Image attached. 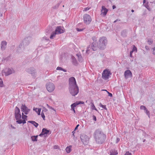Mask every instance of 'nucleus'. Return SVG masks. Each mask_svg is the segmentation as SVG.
I'll use <instances>...</instances> for the list:
<instances>
[{"instance_id": "1", "label": "nucleus", "mask_w": 155, "mask_h": 155, "mask_svg": "<svg viewBox=\"0 0 155 155\" xmlns=\"http://www.w3.org/2000/svg\"><path fill=\"white\" fill-rule=\"evenodd\" d=\"M107 40L106 37H101L97 44L94 42L88 47L86 51V53L89 54V51L92 50V51L96 50L98 48L101 49H104L106 47L107 44Z\"/></svg>"}, {"instance_id": "2", "label": "nucleus", "mask_w": 155, "mask_h": 155, "mask_svg": "<svg viewBox=\"0 0 155 155\" xmlns=\"http://www.w3.org/2000/svg\"><path fill=\"white\" fill-rule=\"evenodd\" d=\"M69 90L70 94L73 96L77 95L79 92V89L75 78H70L69 80Z\"/></svg>"}, {"instance_id": "3", "label": "nucleus", "mask_w": 155, "mask_h": 155, "mask_svg": "<svg viewBox=\"0 0 155 155\" xmlns=\"http://www.w3.org/2000/svg\"><path fill=\"white\" fill-rule=\"evenodd\" d=\"M93 136L96 143L99 145L104 143L107 137L106 135L99 129L94 131Z\"/></svg>"}, {"instance_id": "4", "label": "nucleus", "mask_w": 155, "mask_h": 155, "mask_svg": "<svg viewBox=\"0 0 155 155\" xmlns=\"http://www.w3.org/2000/svg\"><path fill=\"white\" fill-rule=\"evenodd\" d=\"M31 40L30 37H28L25 38L23 41L22 43L20 44L17 49V51L18 52H21L24 51L25 47L29 45Z\"/></svg>"}, {"instance_id": "5", "label": "nucleus", "mask_w": 155, "mask_h": 155, "mask_svg": "<svg viewBox=\"0 0 155 155\" xmlns=\"http://www.w3.org/2000/svg\"><path fill=\"white\" fill-rule=\"evenodd\" d=\"M80 138L82 142L84 145H87L90 139V137L88 136L83 134L81 135Z\"/></svg>"}, {"instance_id": "6", "label": "nucleus", "mask_w": 155, "mask_h": 155, "mask_svg": "<svg viewBox=\"0 0 155 155\" xmlns=\"http://www.w3.org/2000/svg\"><path fill=\"white\" fill-rule=\"evenodd\" d=\"M26 71L34 78L37 76V72L36 69L34 67H30L26 69Z\"/></svg>"}, {"instance_id": "7", "label": "nucleus", "mask_w": 155, "mask_h": 155, "mask_svg": "<svg viewBox=\"0 0 155 155\" xmlns=\"http://www.w3.org/2000/svg\"><path fill=\"white\" fill-rule=\"evenodd\" d=\"M83 19L84 22L87 25L90 24L92 21L91 18V16L89 15L86 14L84 15Z\"/></svg>"}, {"instance_id": "8", "label": "nucleus", "mask_w": 155, "mask_h": 155, "mask_svg": "<svg viewBox=\"0 0 155 155\" xmlns=\"http://www.w3.org/2000/svg\"><path fill=\"white\" fill-rule=\"evenodd\" d=\"M110 71L107 70H105L104 71L102 74V78L105 80L108 79L110 75H111Z\"/></svg>"}, {"instance_id": "9", "label": "nucleus", "mask_w": 155, "mask_h": 155, "mask_svg": "<svg viewBox=\"0 0 155 155\" xmlns=\"http://www.w3.org/2000/svg\"><path fill=\"white\" fill-rule=\"evenodd\" d=\"M14 72V70L12 69L6 68L2 71V74H4L5 76L9 75Z\"/></svg>"}, {"instance_id": "10", "label": "nucleus", "mask_w": 155, "mask_h": 155, "mask_svg": "<svg viewBox=\"0 0 155 155\" xmlns=\"http://www.w3.org/2000/svg\"><path fill=\"white\" fill-rule=\"evenodd\" d=\"M46 87L47 90L49 92L53 91L55 89V86L52 83H49L47 84Z\"/></svg>"}, {"instance_id": "11", "label": "nucleus", "mask_w": 155, "mask_h": 155, "mask_svg": "<svg viewBox=\"0 0 155 155\" xmlns=\"http://www.w3.org/2000/svg\"><path fill=\"white\" fill-rule=\"evenodd\" d=\"M21 111L23 112L24 114H25L26 115L28 114L30 110V109H28L26 106L23 104H22L21 107Z\"/></svg>"}, {"instance_id": "12", "label": "nucleus", "mask_w": 155, "mask_h": 155, "mask_svg": "<svg viewBox=\"0 0 155 155\" xmlns=\"http://www.w3.org/2000/svg\"><path fill=\"white\" fill-rule=\"evenodd\" d=\"M55 31V34L58 35L64 33V30L63 27L59 26L57 27Z\"/></svg>"}, {"instance_id": "13", "label": "nucleus", "mask_w": 155, "mask_h": 155, "mask_svg": "<svg viewBox=\"0 0 155 155\" xmlns=\"http://www.w3.org/2000/svg\"><path fill=\"white\" fill-rule=\"evenodd\" d=\"M51 134L50 132V131L48 130L45 128L42 129L41 133L39 134V136L40 137L43 135L46 136V135H49Z\"/></svg>"}, {"instance_id": "14", "label": "nucleus", "mask_w": 155, "mask_h": 155, "mask_svg": "<svg viewBox=\"0 0 155 155\" xmlns=\"http://www.w3.org/2000/svg\"><path fill=\"white\" fill-rule=\"evenodd\" d=\"M108 10L104 6H102L101 9V15L103 17H104L106 15Z\"/></svg>"}, {"instance_id": "15", "label": "nucleus", "mask_w": 155, "mask_h": 155, "mask_svg": "<svg viewBox=\"0 0 155 155\" xmlns=\"http://www.w3.org/2000/svg\"><path fill=\"white\" fill-rule=\"evenodd\" d=\"M124 75L126 79H127L130 77H131L132 74L130 70H127L125 71Z\"/></svg>"}, {"instance_id": "16", "label": "nucleus", "mask_w": 155, "mask_h": 155, "mask_svg": "<svg viewBox=\"0 0 155 155\" xmlns=\"http://www.w3.org/2000/svg\"><path fill=\"white\" fill-rule=\"evenodd\" d=\"M7 43L5 41H2L1 44V49L2 51H4L6 47Z\"/></svg>"}, {"instance_id": "17", "label": "nucleus", "mask_w": 155, "mask_h": 155, "mask_svg": "<svg viewBox=\"0 0 155 155\" xmlns=\"http://www.w3.org/2000/svg\"><path fill=\"white\" fill-rule=\"evenodd\" d=\"M84 102L81 101H76L74 103L72 104L71 105H73L74 107H75L78 105L80 104H84Z\"/></svg>"}, {"instance_id": "18", "label": "nucleus", "mask_w": 155, "mask_h": 155, "mask_svg": "<svg viewBox=\"0 0 155 155\" xmlns=\"http://www.w3.org/2000/svg\"><path fill=\"white\" fill-rule=\"evenodd\" d=\"M28 122L33 124L36 127H37L38 125V123L35 122V121H28Z\"/></svg>"}, {"instance_id": "19", "label": "nucleus", "mask_w": 155, "mask_h": 155, "mask_svg": "<svg viewBox=\"0 0 155 155\" xmlns=\"http://www.w3.org/2000/svg\"><path fill=\"white\" fill-rule=\"evenodd\" d=\"M15 117L17 121L18 120H21V115L20 113L17 114H15Z\"/></svg>"}, {"instance_id": "20", "label": "nucleus", "mask_w": 155, "mask_h": 155, "mask_svg": "<svg viewBox=\"0 0 155 155\" xmlns=\"http://www.w3.org/2000/svg\"><path fill=\"white\" fill-rule=\"evenodd\" d=\"M71 146L67 147L65 149L67 153H70L71 151Z\"/></svg>"}, {"instance_id": "21", "label": "nucleus", "mask_w": 155, "mask_h": 155, "mask_svg": "<svg viewBox=\"0 0 155 155\" xmlns=\"http://www.w3.org/2000/svg\"><path fill=\"white\" fill-rule=\"evenodd\" d=\"M38 135L33 136L31 137V139L33 141H37V138Z\"/></svg>"}, {"instance_id": "22", "label": "nucleus", "mask_w": 155, "mask_h": 155, "mask_svg": "<svg viewBox=\"0 0 155 155\" xmlns=\"http://www.w3.org/2000/svg\"><path fill=\"white\" fill-rule=\"evenodd\" d=\"M20 110L17 107H16L15 109V114H20Z\"/></svg>"}, {"instance_id": "23", "label": "nucleus", "mask_w": 155, "mask_h": 155, "mask_svg": "<svg viewBox=\"0 0 155 155\" xmlns=\"http://www.w3.org/2000/svg\"><path fill=\"white\" fill-rule=\"evenodd\" d=\"M16 122L19 124H21V123H23V124H25L26 123L25 120H22L21 119L20 120H18L16 121Z\"/></svg>"}, {"instance_id": "24", "label": "nucleus", "mask_w": 155, "mask_h": 155, "mask_svg": "<svg viewBox=\"0 0 155 155\" xmlns=\"http://www.w3.org/2000/svg\"><path fill=\"white\" fill-rule=\"evenodd\" d=\"M127 31L126 30H124L121 32V35L123 37H125L126 36Z\"/></svg>"}, {"instance_id": "25", "label": "nucleus", "mask_w": 155, "mask_h": 155, "mask_svg": "<svg viewBox=\"0 0 155 155\" xmlns=\"http://www.w3.org/2000/svg\"><path fill=\"white\" fill-rule=\"evenodd\" d=\"M77 55L78 56V58L79 61L81 62H82L83 61V59L81 55H80L78 54H77Z\"/></svg>"}, {"instance_id": "26", "label": "nucleus", "mask_w": 155, "mask_h": 155, "mask_svg": "<svg viewBox=\"0 0 155 155\" xmlns=\"http://www.w3.org/2000/svg\"><path fill=\"white\" fill-rule=\"evenodd\" d=\"M56 70H61V71H64V72H66L67 71L66 70L62 68L61 67H57L56 68Z\"/></svg>"}, {"instance_id": "27", "label": "nucleus", "mask_w": 155, "mask_h": 155, "mask_svg": "<svg viewBox=\"0 0 155 155\" xmlns=\"http://www.w3.org/2000/svg\"><path fill=\"white\" fill-rule=\"evenodd\" d=\"M99 106L101 107H102L103 109H104L105 110H107V108L106 107V105H103L101 103H100L99 104Z\"/></svg>"}, {"instance_id": "28", "label": "nucleus", "mask_w": 155, "mask_h": 155, "mask_svg": "<svg viewBox=\"0 0 155 155\" xmlns=\"http://www.w3.org/2000/svg\"><path fill=\"white\" fill-rule=\"evenodd\" d=\"M144 6L149 11H151V9L150 7H149V6L148 5V2L144 5Z\"/></svg>"}, {"instance_id": "29", "label": "nucleus", "mask_w": 155, "mask_h": 155, "mask_svg": "<svg viewBox=\"0 0 155 155\" xmlns=\"http://www.w3.org/2000/svg\"><path fill=\"white\" fill-rule=\"evenodd\" d=\"M56 35H57V34H55V31H54V32H53L51 34L50 37V38L51 39H53V37L55 36Z\"/></svg>"}, {"instance_id": "30", "label": "nucleus", "mask_w": 155, "mask_h": 155, "mask_svg": "<svg viewBox=\"0 0 155 155\" xmlns=\"http://www.w3.org/2000/svg\"><path fill=\"white\" fill-rule=\"evenodd\" d=\"M92 40L93 41V42L92 43H94L95 44H96V41H97V38L95 36H93L92 38Z\"/></svg>"}, {"instance_id": "31", "label": "nucleus", "mask_w": 155, "mask_h": 155, "mask_svg": "<svg viewBox=\"0 0 155 155\" xmlns=\"http://www.w3.org/2000/svg\"><path fill=\"white\" fill-rule=\"evenodd\" d=\"M60 5L59 3H58L55 5L53 7V8L54 9H57L58 8Z\"/></svg>"}, {"instance_id": "32", "label": "nucleus", "mask_w": 155, "mask_h": 155, "mask_svg": "<svg viewBox=\"0 0 155 155\" xmlns=\"http://www.w3.org/2000/svg\"><path fill=\"white\" fill-rule=\"evenodd\" d=\"M76 30H77V31H78V32H81V31H82L84 29H85V28H76Z\"/></svg>"}, {"instance_id": "33", "label": "nucleus", "mask_w": 155, "mask_h": 155, "mask_svg": "<svg viewBox=\"0 0 155 155\" xmlns=\"http://www.w3.org/2000/svg\"><path fill=\"white\" fill-rule=\"evenodd\" d=\"M131 51H132L133 52L134 51H135V52H137V48L134 45L133 48Z\"/></svg>"}, {"instance_id": "34", "label": "nucleus", "mask_w": 155, "mask_h": 155, "mask_svg": "<svg viewBox=\"0 0 155 155\" xmlns=\"http://www.w3.org/2000/svg\"><path fill=\"white\" fill-rule=\"evenodd\" d=\"M145 113L147 114L148 116V117L149 118H150V113L149 111H148L147 109L146 110H145Z\"/></svg>"}, {"instance_id": "35", "label": "nucleus", "mask_w": 155, "mask_h": 155, "mask_svg": "<svg viewBox=\"0 0 155 155\" xmlns=\"http://www.w3.org/2000/svg\"><path fill=\"white\" fill-rule=\"evenodd\" d=\"M3 82L1 78H0V87H2L3 86Z\"/></svg>"}, {"instance_id": "36", "label": "nucleus", "mask_w": 155, "mask_h": 155, "mask_svg": "<svg viewBox=\"0 0 155 155\" xmlns=\"http://www.w3.org/2000/svg\"><path fill=\"white\" fill-rule=\"evenodd\" d=\"M27 116L25 115L23 113H22V118L23 120H25V119L27 118Z\"/></svg>"}, {"instance_id": "37", "label": "nucleus", "mask_w": 155, "mask_h": 155, "mask_svg": "<svg viewBox=\"0 0 155 155\" xmlns=\"http://www.w3.org/2000/svg\"><path fill=\"white\" fill-rule=\"evenodd\" d=\"M41 115L43 119L45 120V116L44 114L42 112H41Z\"/></svg>"}, {"instance_id": "38", "label": "nucleus", "mask_w": 155, "mask_h": 155, "mask_svg": "<svg viewBox=\"0 0 155 155\" xmlns=\"http://www.w3.org/2000/svg\"><path fill=\"white\" fill-rule=\"evenodd\" d=\"M140 108L141 109L143 110H146L147 108L146 107L144 106L141 105L140 106Z\"/></svg>"}, {"instance_id": "39", "label": "nucleus", "mask_w": 155, "mask_h": 155, "mask_svg": "<svg viewBox=\"0 0 155 155\" xmlns=\"http://www.w3.org/2000/svg\"><path fill=\"white\" fill-rule=\"evenodd\" d=\"M91 109L92 110L94 109V108H95V106L94 104L93 103H91Z\"/></svg>"}, {"instance_id": "40", "label": "nucleus", "mask_w": 155, "mask_h": 155, "mask_svg": "<svg viewBox=\"0 0 155 155\" xmlns=\"http://www.w3.org/2000/svg\"><path fill=\"white\" fill-rule=\"evenodd\" d=\"M41 110V108H38V110L37 111V113L38 115H40V112Z\"/></svg>"}, {"instance_id": "41", "label": "nucleus", "mask_w": 155, "mask_h": 155, "mask_svg": "<svg viewBox=\"0 0 155 155\" xmlns=\"http://www.w3.org/2000/svg\"><path fill=\"white\" fill-rule=\"evenodd\" d=\"M152 42H153V41L152 40H148V43L149 45H151L152 44Z\"/></svg>"}, {"instance_id": "42", "label": "nucleus", "mask_w": 155, "mask_h": 155, "mask_svg": "<svg viewBox=\"0 0 155 155\" xmlns=\"http://www.w3.org/2000/svg\"><path fill=\"white\" fill-rule=\"evenodd\" d=\"M90 8H91V7H87V8H85L84 9V10H83V11H87Z\"/></svg>"}, {"instance_id": "43", "label": "nucleus", "mask_w": 155, "mask_h": 155, "mask_svg": "<svg viewBox=\"0 0 155 155\" xmlns=\"http://www.w3.org/2000/svg\"><path fill=\"white\" fill-rule=\"evenodd\" d=\"M9 128L10 129H15L16 127H15L14 126H13L12 125H11L10 126V127H9Z\"/></svg>"}, {"instance_id": "44", "label": "nucleus", "mask_w": 155, "mask_h": 155, "mask_svg": "<svg viewBox=\"0 0 155 155\" xmlns=\"http://www.w3.org/2000/svg\"><path fill=\"white\" fill-rule=\"evenodd\" d=\"M48 110L47 109H46L45 107H43L42 110V112H46Z\"/></svg>"}, {"instance_id": "45", "label": "nucleus", "mask_w": 155, "mask_h": 155, "mask_svg": "<svg viewBox=\"0 0 155 155\" xmlns=\"http://www.w3.org/2000/svg\"><path fill=\"white\" fill-rule=\"evenodd\" d=\"M125 155H132L131 153H130L129 151H127L126 152Z\"/></svg>"}, {"instance_id": "46", "label": "nucleus", "mask_w": 155, "mask_h": 155, "mask_svg": "<svg viewBox=\"0 0 155 155\" xmlns=\"http://www.w3.org/2000/svg\"><path fill=\"white\" fill-rule=\"evenodd\" d=\"M93 120H94V121H96L97 120L96 117L94 115H93Z\"/></svg>"}, {"instance_id": "47", "label": "nucleus", "mask_w": 155, "mask_h": 155, "mask_svg": "<svg viewBox=\"0 0 155 155\" xmlns=\"http://www.w3.org/2000/svg\"><path fill=\"white\" fill-rule=\"evenodd\" d=\"M120 138H119L117 137L116 140V143H117L120 141Z\"/></svg>"}, {"instance_id": "48", "label": "nucleus", "mask_w": 155, "mask_h": 155, "mask_svg": "<svg viewBox=\"0 0 155 155\" xmlns=\"http://www.w3.org/2000/svg\"><path fill=\"white\" fill-rule=\"evenodd\" d=\"M71 110H75L74 107V106H73V105H71Z\"/></svg>"}, {"instance_id": "49", "label": "nucleus", "mask_w": 155, "mask_h": 155, "mask_svg": "<svg viewBox=\"0 0 155 155\" xmlns=\"http://www.w3.org/2000/svg\"><path fill=\"white\" fill-rule=\"evenodd\" d=\"M59 148V147L57 145H55L54 146V149H58Z\"/></svg>"}, {"instance_id": "50", "label": "nucleus", "mask_w": 155, "mask_h": 155, "mask_svg": "<svg viewBox=\"0 0 155 155\" xmlns=\"http://www.w3.org/2000/svg\"><path fill=\"white\" fill-rule=\"evenodd\" d=\"M133 52L132 51H130V57L132 58L133 57V56H132V54L133 53Z\"/></svg>"}, {"instance_id": "51", "label": "nucleus", "mask_w": 155, "mask_h": 155, "mask_svg": "<svg viewBox=\"0 0 155 155\" xmlns=\"http://www.w3.org/2000/svg\"><path fill=\"white\" fill-rule=\"evenodd\" d=\"M79 124H78L76 126V127H75V129H74V130H77L78 128V127H79Z\"/></svg>"}, {"instance_id": "52", "label": "nucleus", "mask_w": 155, "mask_h": 155, "mask_svg": "<svg viewBox=\"0 0 155 155\" xmlns=\"http://www.w3.org/2000/svg\"><path fill=\"white\" fill-rule=\"evenodd\" d=\"M112 153H113L114 155H117L118 154L117 151H114V152H112Z\"/></svg>"}, {"instance_id": "53", "label": "nucleus", "mask_w": 155, "mask_h": 155, "mask_svg": "<svg viewBox=\"0 0 155 155\" xmlns=\"http://www.w3.org/2000/svg\"><path fill=\"white\" fill-rule=\"evenodd\" d=\"M145 48L146 49V50H149V47H148V46H147V45H146L145 46Z\"/></svg>"}, {"instance_id": "54", "label": "nucleus", "mask_w": 155, "mask_h": 155, "mask_svg": "<svg viewBox=\"0 0 155 155\" xmlns=\"http://www.w3.org/2000/svg\"><path fill=\"white\" fill-rule=\"evenodd\" d=\"M38 109L37 108H34L33 109V110H35V111L36 112H37V110H38Z\"/></svg>"}, {"instance_id": "55", "label": "nucleus", "mask_w": 155, "mask_h": 155, "mask_svg": "<svg viewBox=\"0 0 155 155\" xmlns=\"http://www.w3.org/2000/svg\"><path fill=\"white\" fill-rule=\"evenodd\" d=\"M61 76H57V79H58V80H59V79H61Z\"/></svg>"}, {"instance_id": "56", "label": "nucleus", "mask_w": 155, "mask_h": 155, "mask_svg": "<svg viewBox=\"0 0 155 155\" xmlns=\"http://www.w3.org/2000/svg\"><path fill=\"white\" fill-rule=\"evenodd\" d=\"M108 95L110 97H112V94L110 93H109Z\"/></svg>"}, {"instance_id": "57", "label": "nucleus", "mask_w": 155, "mask_h": 155, "mask_svg": "<svg viewBox=\"0 0 155 155\" xmlns=\"http://www.w3.org/2000/svg\"><path fill=\"white\" fill-rule=\"evenodd\" d=\"M75 131L74 130L73 131H72V135L74 136V137L75 136H74V133H75Z\"/></svg>"}, {"instance_id": "58", "label": "nucleus", "mask_w": 155, "mask_h": 155, "mask_svg": "<svg viewBox=\"0 0 155 155\" xmlns=\"http://www.w3.org/2000/svg\"><path fill=\"white\" fill-rule=\"evenodd\" d=\"M116 8V7L114 5H113L112 6V8H113V9H115V8Z\"/></svg>"}, {"instance_id": "59", "label": "nucleus", "mask_w": 155, "mask_h": 155, "mask_svg": "<svg viewBox=\"0 0 155 155\" xmlns=\"http://www.w3.org/2000/svg\"><path fill=\"white\" fill-rule=\"evenodd\" d=\"M48 108H51V107L48 104H46Z\"/></svg>"}, {"instance_id": "60", "label": "nucleus", "mask_w": 155, "mask_h": 155, "mask_svg": "<svg viewBox=\"0 0 155 155\" xmlns=\"http://www.w3.org/2000/svg\"><path fill=\"white\" fill-rule=\"evenodd\" d=\"M76 61H77L75 59H73V62H76Z\"/></svg>"}, {"instance_id": "61", "label": "nucleus", "mask_w": 155, "mask_h": 155, "mask_svg": "<svg viewBox=\"0 0 155 155\" xmlns=\"http://www.w3.org/2000/svg\"><path fill=\"white\" fill-rule=\"evenodd\" d=\"M110 155H114V153H112V152H110Z\"/></svg>"}, {"instance_id": "62", "label": "nucleus", "mask_w": 155, "mask_h": 155, "mask_svg": "<svg viewBox=\"0 0 155 155\" xmlns=\"http://www.w3.org/2000/svg\"><path fill=\"white\" fill-rule=\"evenodd\" d=\"M152 53L153 55H155V52L154 51H153Z\"/></svg>"}, {"instance_id": "63", "label": "nucleus", "mask_w": 155, "mask_h": 155, "mask_svg": "<svg viewBox=\"0 0 155 155\" xmlns=\"http://www.w3.org/2000/svg\"><path fill=\"white\" fill-rule=\"evenodd\" d=\"M146 0H143V4H144L146 3Z\"/></svg>"}, {"instance_id": "64", "label": "nucleus", "mask_w": 155, "mask_h": 155, "mask_svg": "<svg viewBox=\"0 0 155 155\" xmlns=\"http://www.w3.org/2000/svg\"><path fill=\"white\" fill-rule=\"evenodd\" d=\"M118 21V19H117L116 20H115L114 22V23H115L117 21Z\"/></svg>"}]
</instances>
